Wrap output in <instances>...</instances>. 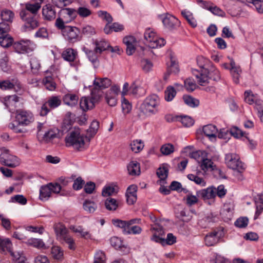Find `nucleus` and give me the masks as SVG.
<instances>
[{
	"label": "nucleus",
	"instance_id": "nucleus-1",
	"mask_svg": "<svg viewBox=\"0 0 263 263\" xmlns=\"http://www.w3.org/2000/svg\"><path fill=\"white\" fill-rule=\"evenodd\" d=\"M56 27L61 30L62 35L65 39L71 43L80 40V30L74 26L63 25L60 19H57L55 22Z\"/></svg>",
	"mask_w": 263,
	"mask_h": 263
},
{
	"label": "nucleus",
	"instance_id": "nucleus-2",
	"mask_svg": "<svg viewBox=\"0 0 263 263\" xmlns=\"http://www.w3.org/2000/svg\"><path fill=\"white\" fill-rule=\"evenodd\" d=\"M15 118L17 123L16 124L14 123H10L8 127L16 133L23 132V129L20 128V125H28L34 121L33 114L30 111L24 110H17Z\"/></svg>",
	"mask_w": 263,
	"mask_h": 263
},
{
	"label": "nucleus",
	"instance_id": "nucleus-3",
	"mask_svg": "<svg viewBox=\"0 0 263 263\" xmlns=\"http://www.w3.org/2000/svg\"><path fill=\"white\" fill-rule=\"evenodd\" d=\"M246 168L245 164L241 161L237 154H231V170L233 171L231 174L235 177V181H241L243 179L242 173Z\"/></svg>",
	"mask_w": 263,
	"mask_h": 263
},
{
	"label": "nucleus",
	"instance_id": "nucleus-4",
	"mask_svg": "<svg viewBox=\"0 0 263 263\" xmlns=\"http://www.w3.org/2000/svg\"><path fill=\"white\" fill-rule=\"evenodd\" d=\"M159 104V99L158 96L156 95H153L147 97L144 100L140 106V109L145 115H154L157 112V106Z\"/></svg>",
	"mask_w": 263,
	"mask_h": 263
},
{
	"label": "nucleus",
	"instance_id": "nucleus-5",
	"mask_svg": "<svg viewBox=\"0 0 263 263\" xmlns=\"http://www.w3.org/2000/svg\"><path fill=\"white\" fill-rule=\"evenodd\" d=\"M65 141L67 145L72 146L78 150H81L84 147V137L80 134L79 129L71 131L66 137Z\"/></svg>",
	"mask_w": 263,
	"mask_h": 263
},
{
	"label": "nucleus",
	"instance_id": "nucleus-6",
	"mask_svg": "<svg viewBox=\"0 0 263 263\" xmlns=\"http://www.w3.org/2000/svg\"><path fill=\"white\" fill-rule=\"evenodd\" d=\"M0 162L2 164L10 167H15L20 165V159L10 153L9 150L4 148L1 149Z\"/></svg>",
	"mask_w": 263,
	"mask_h": 263
},
{
	"label": "nucleus",
	"instance_id": "nucleus-7",
	"mask_svg": "<svg viewBox=\"0 0 263 263\" xmlns=\"http://www.w3.org/2000/svg\"><path fill=\"white\" fill-rule=\"evenodd\" d=\"M20 16L25 23L22 28L24 31H29L35 29L39 26V22L35 15H30L25 12H20Z\"/></svg>",
	"mask_w": 263,
	"mask_h": 263
},
{
	"label": "nucleus",
	"instance_id": "nucleus-8",
	"mask_svg": "<svg viewBox=\"0 0 263 263\" xmlns=\"http://www.w3.org/2000/svg\"><path fill=\"white\" fill-rule=\"evenodd\" d=\"M224 235V229L223 228H217L212 231L208 233L204 237V241L206 246H213L218 243L220 239Z\"/></svg>",
	"mask_w": 263,
	"mask_h": 263
},
{
	"label": "nucleus",
	"instance_id": "nucleus-9",
	"mask_svg": "<svg viewBox=\"0 0 263 263\" xmlns=\"http://www.w3.org/2000/svg\"><path fill=\"white\" fill-rule=\"evenodd\" d=\"M102 97L101 91H98L97 95H92L91 98L86 97H82L80 101V108L83 111H86L94 107L95 104L98 103Z\"/></svg>",
	"mask_w": 263,
	"mask_h": 263
},
{
	"label": "nucleus",
	"instance_id": "nucleus-10",
	"mask_svg": "<svg viewBox=\"0 0 263 263\" xmlns=\"http://www.w3.org/2000/svg\"><path fill=\"white\" fill-rule=\"evenodd\" d=\"M61 104V99L59 96H52L50 97L45 103L42 105L40 114L41 116H46L50 111L48 106L51 109H54Z\"/></svg>",
	"mask_w": 263,
	"mask_h": 263
},
{
	"label": "nucleus",
	"instance_id": "nucleus-11",
	"mask_svg": "<svg viewBox=\"0 0 263 263\" xmlns=\"http://www.w3.org/2000/svg\"><path fill=\"white\" fill-rule=\"evenodd\" d=\"M93 84L94 87L91 90V95H97L99 91H101L102 93L101 90L109 87L111 84V82L110 79L107 78H96L93 81Z\"/></svg>",
	"mask_w": 263,
	"mask_h": 263
},
{
	"label": "nucleus",
	"instance_id": "nucleus-12",
	"mask_svg": "<svg viewBox=\"0 0 263 263\" xmlns=\"http://www.w3.org/2000/svg\"><path fill=\"white\" fill-rule=\"evenodd\" d=\"M77 11L72 8H64L60 12V17L57 19H60L63 22V25L65 23H68L73 20L77 16Z\"/></svg>",
	"mask_w": 263,
	"mask_h": 263
},
{
	"label": "nucleus",
	"instance_id": "nucleus-13",
	"mask_svg": "<svg viewBox=\"0 0 263 263\" xmlns=\"http://www.w3.org/2000/svg\"><path fill=\"white\" fill-rule=\"evenodd\" d=\"M22 88L20 82L16 79L0 81V88L2 90L14 89L15 92H18Z\"/></svg>",
	"mask_w": 263,
	"mask_h": 263
},
{
	"label": "nucleus",
	"instance_id": "nucleus-14",
	"mask_svg": "<svg viewBox=\"0 0 263 263\" xmlns=\"http://www.w3.org/2000/svg\"><path fill=\"white\" fill-rule=\"evenodd\" d=\"M29 41H21L14 43L13 47L16 52L19 53H27L32 51Z\"/></svg>",
	"mask_w": 263,
	"mask_h": 263
},
{
	"label": "nucleus",
	"instance_id": "nucleus-15",
	"mask_svg": "<svg viewBox=\"0 0 263 263\" xmlns=\"http://www.w3.org/2000/svg\"><path fill=\"white\" fill-rule=\"evenodd\" d=\"M200 67L201 68L200 72L197 70H194L193 71V73L198 79V83L200 85L204 86L208 83V78L206 75L208 69L203 65H200Z\"/></svg>",
	"mask_w": 263,
	"mask_h": 263
},
{
	"label": "nucleus",
	"instance_id": "nucleus-16",
	"mask_svg": "<svg viewBox=\"0 0 263 263\" xmlns=\"http://www.w3.org/2000/svg\"><path fill=\"white\" fill-rule=\"evenodd\" d=\"M42 15L46 21L53 20L56 17V11L54 6L51 4H47L42 8Z\"/></svg>",
	"mask_w": 263,
	"mask_h": 263
},
{
	"label": "nucleus",
	"instance_id": "nucleus-17",
	"mask_svg": "<svg viewBox=\"0 0 263 263\" xmlns=\"http://www.w3.org/2000/svg\"><path fill=\"white\" fill-rule=\"evenodd\" d=\"M203 133L212 142L216 140L218 129L216 126L212 124L205 125L202 128Z\"/></svg>",
	"mask_w": 263,
	"mask_h": 263
},
{
	"label": "nucleus",
	"instance_id": "nucleus-18",
	"mask_svg": "<svg viewBox=\"0 0 263 263\" xmlns=\"http://www.w3.org/2000/svg\"><path fill=\"white\" fill-rule=\"evenodd\" d=\"M41 8L39 4L30 1L25 4L24 8L22 9L20 12L25 11L26 14H29L30 15L36 16Z\"/></svg>",
	"mask_w": 263,
	"mask_h": 263
},
{
	"label": "nucleus",
	"instance_id": "nucleus-19",
	"mask_svg": "<svg viewBox=\"0 0 263 263\" xmlns=\"http://www.w3.org/2000/svg\"><path fill=\"white\" fill-rule=\"evenodd\" d=\"M18 101L19 98L15 95L7 96L3 99L4 105L11 112H13L15 110L16 104Z\"/></svg>",
	"mask_w": 263,
	"mask_h": 263
},
{
	"label": "nucleus",
	"instance_id": "nucleus-20",
	"mask_svg": "<svg viewBox=\"0 0 263 263\" xmlns=\"http://www.w3.org/2000/svg\"><path fill=\"white\" fill-rule=\"evenodd\" d=\"M197 194L199 197L204 200L214 199L216 196L215 187L212 186L205 189L201 190L197 192Z\"/></svg>",
	"mask_w": 263,
	"mask_h": 263
},
{
	"label": "nucleus",
	"instance_id": "nucleus-21",
	"mask_svg": "<svg viewBox=\"0 0 263 263\" xmlns=\"http://www.w3.org/2000/svg\"><path fill=\"white\" fill-rule=\"evenodd\" d=\"M241 73L242 70L239 65L231 60V79L235 84L239 83Z\"/></svg>",
	"mask_w": 263,
	"mask_h": 263
},
{
	"label": "nucleus",
	"instance_id": "nucleus-22",
	"mask_svg": "<svg viewBox=\"0 0 263 263\" xmlns=\"http://www.w3.org/2000/svg\"><path fill=\"white\" fill-rule=\"evenodd\" d=\"M123 42L126 46V53L129 55H132L136 50L135 38L133 36H126L123 39Z\"/></svg>",
	"mask_w": 263,
	"mask_h": 263
},
{
	"label": "nucleus",
	"instance_id": "nucleus-23",
	"mask_svg": "<svg viewBox=\"0 0 263 263\" xmlns=\"http://www.w3.org/2000/svg\"><path fill=\"white\" fill-rule=\"evenodd\" d=\"M154 232L152 238L154 241L160 243V239L164 235V231L163 228L158 223H155L151 229Z\"/></svg>",
	"mask_w": 263,
	"mask_h": 263
},
{
	"label": "nucleus",
	"instance_id": "nucleus-24",
	"mask_svg": "<svg viewBox=\"0 0 263 263\" xmlns=\"http://www.w3.org/2000/svg\"><path fill=\"white\" fill-rule=\"evenodd\" d=\"M162 22L165 27L170 29L175 28L179 24L178 19L170 14H167L163 18Z\"/></svg>",
	"mask_w": 263,
	"mask_h": 263
},
{
	"label": "nucleus",
	"instance_id": "nucleus-25",
	"mask_svg": "<svg viewBox=\"0 0 263 263\" xmlns=\"http://www.w3.org/2000/svg\"><path fill=\"white\" fill-rule=\"evenodd\" d=\"M95 45V52L101 54L103 51L109 49V44L104 40H95L93 41Z\"/></svg>",
	"mask_w": 263,
	"mask_h": 263
},
{
	"label": "nucleus",
	"instance_id": "nucleus-26",
	"mask_svg": "<svg viewBox=\"0 0 263 263\" xmlns=\"http://www.w3.org/2000/svg\"><path fill=\"white\" fill-rule=\"evenodd\" d=\"M78 100V96L72 93H67L64 95L63 98L64 103L71 107L74 106L77 104Z\"/></svg>",
	"mask_w": 263,
	"mask_h": 263
},
{
	"label": "nucleus",
	"instance_id": "nucleus-27",
	"mask_svg": "<svg viewBox=\"0 0 263 263\" xmlns=\"http://www.w3.org/2000/svg\"><path fill=\"white\" fill-rule=\"evenodd\" d=\"M51 185V183H50L41 187L40 190V199L41 200H47L50 197L52 193L50 187Z\"/></svg>",
	"mask_w": 263,
	"mask_h": 263
},
{
	"label": "nucleus",
	"instance_id": "nucleus-28",
	"mask_svg": "<svg viewBox=\"0 0 263 263\" xmlns=\"http://www.w3.org/2000/svg\"><path fill=\"white\" fill-rule=\"evenodd\" d=\"M53 228L58 238L60 240L68 234L67 229L61 223H55L53 226Z\"/></svg>",
	"mask_w": 263,
	"mask_h": 263
},
{
	"label": "nucleus",
	"instance_id": "nucleus-29",
	"mask_svg": "<svg viewBox=\"0 0 263 263\" xmlns=\"http://www.w3.org/2000/svg\"><path fill=\"white\" fill-rule=\"evenodd\" d=\"M120 202L111 197H108L105 201V206L106 209L110 211H114L117 209L119 205Z\"/></svg>",
	"mask_w": 263,
	"mask_h": 263
},
{
	"label": "nucleus",
	"instance_id": "nucleus-30",
	"mask_svg": "<svg viewBox=\"0 0 263 263\" xmlns=\"http://www.w3.org/2000/svg\"><path fill=\"white\" fill-rule=\"evenodd\" d=\"M255 202L256 211L254 219H256L263 211V194H259L255 197Z\"/></svg>",
	"mask_w": 263,
	"mask_h": 263
},
{
	"label": "nucleus",
	"instance_id": "nucleus-31",
	"mask_svg": "<svg viewBox=\"0 0 263 263\" xmlns=\"http://www.w3.org/2000/svg\"><path fill=\"white\" fill-rule=\"evenodd\" d=\"M77 52L72 48H67L63 51L62 57L66 61L72 62L77 56Z\"/></svg>",
	"mask_w": 263,
	"mask_h": 263
},
{
	"label": "nucleus",
	"instance_id": "nucleus-32",
	"mask_svg": "<svg viewBox=\"0 0 263 263\" xmlns=\"http://www.w3.org/2000/svg\"><path fill=\"white\" fill-rule=\"evenodd\" d=\"M127 170L130 175H139L140 173V164L137 161H132L127 166Z\"/></svg>",
	"mask_w": 263,
	"mask_h": 263
},
{
	"label": "nucleus",
	"instance_id": "nucleus-33",
	"mask_svg": "<svg viewBox=\"0 0 263 263\" xmlns=\"http://www.w3.org/2000/svg\"><path fill=\"white\" fill-rule=\"evenodd\" d=\"M26 243L28 245L37 248L39 249H45L48 248L46 246L44 242L41 239L30 238L27 240Z\"/></svg>",
	"mask_w": 263,
	"mask_h": 263
},
{
	"label": "nucleus",
	"instance_id": "nucleus-34",
	"mask_svg": "<svg viewBox=\"0 0 263 263\" xmlns=\"http://www.w3.org/2000/svg\"><path fill=\"white\" fill-rule=\"evenodd\" d=\"M130 146L133 152L138 153L143 149L144 144L142 140L136 139L132 141Z\"/></svg>",
	"mask_w": 263,
	"mask_h": 263
},
{
	"label": "nucleus",
	"instance_id": "nucleus-35",
	"mask_svg": "<svg viewBox=\"0 0 263 263\" xmlns=\"http://www.w3.org/2000/svg\"><path fill=\"white\" fill-rule=\"evenodd\" d=\"M1 16L3 21L12 23L14 17V13L11 10L6 9L2 10Z\"/></svg>",
	"mask_w": 263,
	"mask_h": 263
},
{
	"label": "nucleus",
	"instance_id": "nucleus-36",
	"mask_svg": "<svg viewBox=\"0 0 263 263\" xmlns=\"http://www.w3.org/2000/svg\"><path fill=\"white\" fill-rule=\"evenodd\" d=\"M258 98V96L253 93L251 90H247L244 93L245 101L250 105L254 104Z\"/></svg>",
	"mask_w": 263,
	"mask_h": 263
},
{
	"label": "nucleus",
	"instance_id": "nucleus-37",
	"mask_svg": "<svg viewBox=\"0 0 263 263\" xmlns=\"http://www.w3.org/2000/svg\"><path fill=\"white\" fill-rule=\"evenodd\" d=\"M51 254L55 260H62L63 259V251L59 246H53L51 248Z\"/></svg>",
	"mask_w": 263,
	"mask_h": 263
},
{
	"label": "nucleus",
	"instance_id": "nucleus-38",
	"mask_svg": "<svg viewBox=\"0 0 263 263\" xmlns=\"http://www.w3.org/2000/svg\"><path fill=\"white\" fill-rule=\"evenodd\" d=\"M165 44V41L164 39L155 37L152 41L147 44V46L151 48H156L159 47H162Z\"/></svg>",
	"mask_w": 263,
	"mask_h": 263
},
{
	"label": "nucleus",
	"instance_id": "nucleus-39",
	"mask_svg": "<svg viewBox=\"0 0 263 263\" xmlns=\"http://www.w3.org/2000/svg\"><path fill=\"white\" fill-rule=\"evenodd\" d=\"M13 41V38L8 34H0V45L4 47L11 46Z\"/></svg>",
	"mask_w": 263,
	"mask_h": 263
},
{
	"label": "nucleus",
	"instance_id": "nucleus-40",
	"mask_svg": "<svg viewBox=\"0 0 263 263\" xmlns=\"http://www.w3.org/2000/svg\"><path fill=\"white\" fill-rule=\"evenodd\" d=\"M176 95V91L174 87L168 86L164 91V99L167 101H171Z\"/></svg>",
	"mask_w": 263,
	"mask_h": 263
},
{
	"label": "nucleus",
	"instance_id": "nucleus-41",
	"mask_svg": "<svg viewBox=\"0 0 263 263\" xmlns=\"http://www.w3.org/2000/svg\"><path fill=\"white\" fill-rule=\"evenodd\" d=\"M181 14L192 27L195 28L197 26L196 21L191 12L184 10L182 11Z\"/></svg>",
	"mask_w": 263,
	"mask_h": 263
},
{
	"label": "nucleus",
	"instance_id": "nucleus-42",
	"mask_svg": "<svg viewBox=\"0 0 263 263\" xmlns=\"http://www.w3.org/2000/svg\"><path fill=\"white\" fill-rule=\"evenodd\" d=\"M11 246L12 243L9 239H2L0 238V250L4 251L6 249L11 253L12 255H14V253L11 251Z\"/></svg>",
	"mask_w": 263,
	"mask_h": 263
},
{
	"label": "nucleus",
	"instance_id": "nucleus-43",
	"mask_svg": "<svg viewBox=\"0 0 263 263\" xmlns=\"http://www.w3.org/2000/svg\"><path fill=\"white\" fill-rule=\"evenodd\" d=\"M43 83L47 89L52 91L56 88V84L51 77H46L43 80Z\"/></svg>",
	"mask_w": 263,
	"mask_h": 263
},
{
	"label": "nucleus",
	"instance_id": "nucleus-44",
	"mask_svg": "<svg viewBox=\"0 0 263 263\" xmlns=\"http://www.w3.org/2000/svg\"><path fill=\"white\" fill-rule=\"evenodd\" d=\"M171 64L167 68V72L176 74L179 71V66L175 59L170 55Z\"/></svg>",
	"mask_w": 263,
	"mask_h": 263
},
{
	"label": "nucleus",
	"instance_id": "nucleus-45",
	"mask_svg": "<svg viewBox=\"0 0 263 263\" xmlns=\"http://www.w3.org/2000/svg\"><path fill=\"white\" fill-rule=\"evenodd\" d=\"M201 161H202L201 167L203 171L206 172L209 170L212 171L214 169L215 166L213 165V162L211 160L201 158Z\"/></svg>",
	"mask_w": 263,
	"mask_h": 263
},
{
	"label": "nucleus",
	"instance_id": "nucleus-46",
	"mask_svg": "<svg viewBox=\"0 0 263 263\" xmlns=\"http://www.w3.org/2000/svg\"><path fill=\"white\" fill-rule=\"evenodd\" d=\"M206 75L208 78V83L210 82V80L218 81L220 79L219 71L214 67H212L210 70H208Z\"/></svg>",
	"mask_w": 263,
	"mask_h": 263
},
{
	"label": "nucleus",
	"instance_id": "nucleus-47",
	"mask_svg": "<svg viewBox=\"0 0 263 263\" xmlns=\"http://www.w3.org/2000/svg\"><path fill=\"white\" fill-rule=\"evenodd\" d=\"M83 51L87 55L89 61H91L93 64H95L97 62L98 54H99V53H96L95 49L94 51H92L84 47L83 48Z\"/></svg>",
	"mask_w": 263,
	"mask_h": 263
},
{
	"label": "nucleus",
	"instance_id": "nucleus-48",
	"mask_svg": "<svg viewBox=\"0 0 263 263\" xmlns=\"http://www.w3.org/2000/svg\"><path fill=\"white\" fill-rule=\"evenodd\" d=\"M83 208L87 212L92 213L96 211L97 206L94 202L90 200H86L83 203Z\"/></svg>",
	"mask_w": 263,
	"mask_h": 263
},
{
	"label": "nucleus",
	"instance_id": "nucleus-49",
	"mask_svg": "<svg viewBox=\"0 0 263 263\" xmlns=\"http://www.w3.org/2000/svg\"><path fill=\"white\" fill-rule=\"evenodd\" d=\"M175 148L173 144L166 143L161 146L160 152L163 155H168L174 152Z\"/></svg>",
	"mask_w": 263,
	"mask_h": 263
},
{
	"label": "nucleus",
	"instance_id": "nucleus-50",
	"mask_svg": "<svg viewBox=\"0 0 263 263\" xmlns=\"http://www.w3.org/2000/svg\"><path fill=\"white\" fill-rule=\"evenodd\" d=\"M185 103L192 107H197L199 104V102L198 100L190 96H184L183 97Z\"/></svg>",
	"mask_w": 263,
	"mask_h": 263
},
{
	"label": "nucleus",
	"instance_id": "nucleus-51",
	"mask_svg": "<svg viewBox=\"0 0 263 263\" xmlns=\"http://www.w3.org/2000/svg\"><path fill=\"white\" fill-rule=\"evenodd\" d=\"M246 4H252L258 13H263V1L262 0H246Z\"/></svg>",
	"mask_w": 263,
	"mask_h": 263
},
{
	"label": "nucleus",
	"instance_id": "nucleus-52",
	"mask_svg": "<svg viewBox=\"0 0 263 263\" xmlns=\"http://www.w3.org/2000/svg\"><path fill=\"white\" fill-rule=\"evenodd\" d=\"M112 223L115 226L121 228L124 234H125V230H127L128 228L127 221H124L120 219H114L112 220Z\"/></svg>",
	"mask_w": 263,
	"mask_h": 263
},
{
	"label": "nucleus",
	"instance_id": "nucleus-53",
	"mask_svg": "<svg viewBox=\"0 0 263 263\" xmlns=\"http://www.w3.org/2000/svg\"><path fill=\"white\" fill-rule=\"evenodd\" d=\"M93 263H106V256L104 252L101 250L97 251L94 256Z\"/></svg>",
	"mask_w": 263,
	"mask_h": 263
},
{
	"label": "nucleus",
	"instance_id": "nucleus-54",
	"mask_svg": "<svg viewBox=\"0 0 263 263\" xmlns=\"http://www.w3.org/2000/svg\"><path fill=\"white\" fill-rule=\"evenodd\" d=\"M111 245L116 249H121L124 246L122 240L118 237H112L110 239Z\"/></svg>",
	"mask_w": 263,
	"mask_h": 263
},
{
	"label": "nucleus",
	"instance_id": "nucleus-55",
	"mask_svg": "<svg viewBox=\"0 0 263 263\" xmlns=\"http://www.w3.org/2000/svg\"><path fill=\"white\" fill-rule=\"evenodd\" d=\"M249 223V219L247 217H240L234 222V225L239 228H246Z\"/></svg>",
	"mask_w": 263,
	"mask_h": 263
},
{
	"label": "nucleus",
	"instance_id": "nucleus-56",
	"mask_svg": "<svg viewBox=\"0 0 263 263\" xmlns=\"http://www.w3.org/2000/svg\"><path fill=\"white\" fill-rule=\"evenodd\" d=\"M63 242H65L68 245V248L70 250H74L76 245L73 239L68 234L60 239Z\"/></svg>",
	"mask_w": 263,
	"mask_h": 263
},
{
	"label": "nucleus",
	"instance_id": "nucleus-57",
	"mask_svg": "<svg viewBox=\"0 0 263 263\" xmlns=\"http://www.w3.org/2000/svg\"><path fill=\"white\" fill-rule=\"evenodd\" d=\"M141 66L145 72H148L152 70L153 64L150 61L144 59L141 61Z\"/></svg>",
	"mask_w": 263,
	"mask_h": 263
},
{
	"label": "nucleus",
	"instance_id": "nucleus-58",
	"mask_svg": "<svg viewBox=\"0 0 263 263\" xmlns=\"http://www.w3.org/2000/svg\"><path fill=\"white\" fill-rule=\"evenodd\" d=\"M31 71L33 73H36L40 68V63L36 58H32L30 61Z\"/></svg>",
	"mask_w": 263,
	"mask_h": 263
},
{
	"label": "nucleus",
	"instance_id": "nucleus-59",
	"mask_svg": "<svg viewBox=\"0 0 263 263\" xmlns=\"http://www.w3.org/2000/svg\"><path fill=\"white\" fill-rule=\"evenodd\" d=\"M99 127V122L97 121H93L87 130V133L91 137L93 136L97 132Z\"/></svg>",
	"mask_w": 263,
	"mask_h": 263
},
{
	"label": "nucleus",
	"instance_id": "nucleus-60",
	"mask_svg": "<svg viewBox=\"0 0 263 263\" xmlns=\"http://www.w3.org/2000/svg\"><path fill=\"white\" fill-rule=\"evenodd\" d=\"M184 86L189 91H194L196 87V84L193 79L189 78L184 81Z\"/></svg>",
	"mask_w": 263,
	"mask_h": 263
},
{
	"label": "nucleus",
	"instance_id": "nucleus-61",
	"mask_svg": "<svg viewBox=\"0 0 263 263\" xmlns=\"http://www.w3.org/2000/svg\"><path fill=\"white\" fill-rule=\"evenodd\" d=\"M175 242L176 237L172 233H168L166 239L163 237L162 239H160V243L162 245H164L165 244L171 245Z\"/></svg>",
	"mask_w": 263,
	"mask_h": 263
},
{
	"label": "nucleus",
	"instance_id": "nucleus-62",
	"mask_svg": "<svg viewBox=\"0 0 263 263\" xmlns=\"http://www.w3.org/2000/svg\"><path fill=\"white\" fill-rule=\"evenodd\" d=\"M187 178L189 180L195 182L197 184H199L203 186L205 185V182L204 180L197 175L189 174L187 175Z\"/></svg>",
	"mask_w": 263,
	"mask_h": 263
},
{
	"label": "nucleus",
	"instance_id": "nucleus-63",
	"mask_svg": "<svg viewBox=\"0 0 263 263\" xmlns=\"http://www.w3.org/2000/svg\"><path fill=\"white\" fill-rule=\"evenodd\" d=\"M157 35L155 32L151 29L146 30L144 33V39L146 40V44H148L149 42L152 41Z\"/></svg>",
	"mask_w": 263,
	"mask_h": 263
},
{
	"label": "nucleus",
	"instance_id": "nucleus-64",
	"mask_svg": "<svg viewBox=\"0 0 263 263\" xmlns=\"http://www.w3.org/2000/svg\"><path fill=\"white\" fill-rule=\"evenodd\" d=\"M158 177L161 180L164 181L168 176V169L166 167H160L157 172Z\"/></svg>",
	"mask_w": 263,
	"mask_h": 263
}]
</instances>
